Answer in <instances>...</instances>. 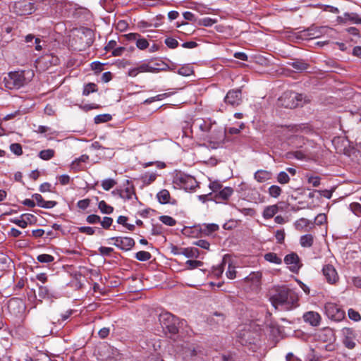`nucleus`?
I'll list each match as a JSON object with an SVG mask.
<instances>
[{
	"label": "nucleus",
	"mask_w": 361,
	"mask_h": 361,
	"mask_svg": "<svg viewBox=\"0 0 361 361\" xmlns=\"http://www.w3.org/2000/svg\"><path fill=\"white\" fill-rule=\"evenodd\" d=\"M194 132L210 143H219L225 136L224 130L217 125L216 121H212L211 119L194 120L191 126V133L193 134Z\"/></svg>",
	"instance_id": "1"
},
{
	"label": "nucleus",
	"mask_w": 361,
	"mask_h": 361,
	"mask_svg": "<svg viewBox=\"0 0 361 361\" xmlns=\"http://www.w3.org/2000/svg\"><path fill=\"white\" fill-rule=\"evenodd\" d=\"M272 305L280 310H290L298 305L297 294L285 286L274 287L269 291Z\"/></svg>",
	"instance_id": "2"
},
{
	"label": "nucleus",
	"mask_w": 361,
	"mask_h": 361,
	"mask_svg": "<svg viewBox=\"0 0 361 361\" xmlns=\"http://www.w3.org/2000/svg\"><path fill=\"white\" fill-rule=\"evenodd\" d=\"M29 74H31L32 76L33 75V73H30V71L10 72L4 78L5 87L8 90H18L24 87L30 82V79L26 77V75Z\"/></svg>",
	"instance_id": "3"
},
{
	"label": "nucleus",
	"mask_w": 361,
	"mask_h": 361,
	"mask_svg": "<svg viewBox=\"0 0 361 361\" xmlns=\"http://www.w3.org/2000/svg\"><path fill=\"white\" fill-rule=\"evenodd\" d=\"M159 321L166 335L175 341L179 329L178 318L169 312H163L159 314Z\"/></svg>",
	"instance_id": "4"
},
{
	"label": "nucleus",
	"mask_w": 361,
	"mask_h": 361,
	"mask_svg": "<svg viewBox=\"0 0 361 361\" xmlns=\"http://www.w3.org/2000/svg\"><path fill=\"white\" fill-rule=\"evenodd\" d=\"M288 132L293 133L291 135L290 142L295 145V147H301L302 145L295 144L296 142H302L304 143L303 137L301 135H309L313 133L312 127L307 123H300L296 125H289L284 128Z\"/></svg>",
	"instance_id": "5"
},
{
	"label": "nucleus",
	"mask_w": 361,
	"mask_h": 361,
	"mask_svg": "<svg viewBox=\"0 0 361 361\" xmlns=\"http://www.w3.org/2000/svg\"><path fill=\"white\" fill-rule=\"evenodd\" d=\"M302 94L295 92H285L278 99V106L287 109H294L302 100Z\"/></svg>",
	"instance_id": "6"
},
{
	"label": "nucleus",
	"mask_w": 361,
	"mask_h": 361,
	"mask_svg": "<svg viewBox=\"0 0 361 361\" xmlns=\"http://www.w3.org/2000/svg\"><path fill=\"white\" fill-rule=\"evenodd\" d=\"M173 182L185 191L192 190L197 187V182L194 177L181 172L176 173Z\"/></svg>",
	"instance_id": "7"
},
{
	"label": "nucleus",
	"mask_w": 361,
	"mask_h": 361,
	"mask_svg": "<svg viewBox=\"0 0 361 361\" xmlns=\"http://www.w3.org/2000/svg\"><path fill=\"white\" fill-rule=\"evenodd\" d=\"M37 0H18L13 6V11L18 16L30 15L36 8L35 6Z\"/></svg>",
	"instance_id": "8"
},
{
	"label": "nucleus",
	"mask_w": 361,
	"mask_h": 361,
	"mask_svg": "<svg viewBox=\"0 0 361 361\" xmlns=\"http://www.w3.org/2000/svg\"><path fill=\"white\" fill-rule=\"evenodd\" d=\"M324 310L327 317L334 321H341L345 317V312L334 302H326Z\"/></svg>",
	"instance_id": "9"
},
{
	"label": "nucleus",
	"mask_w": 361,
	"mask_h": 361,
	"mask_svg": "<svg viewBox=\"0 0 361 361\" xmlns=\"http://www.w3.org/2000/svg\"><path fill=\"white\" fill-rule=\"evenodd\" d=\"M110 240H114V245L119 249L128 251L131 250L135 246V240L130 237H112Z\"/></svg>",
	"instance_id": "10"
},
{
	"label": "nucleus",
	"mask_w": 361,
	"mask_h": 361,
	"mask_svg": "<svg viewBox=\"0 0 361 361\" xmlns=\"http://www.w3.org/2000/svg\"><path fill=\"white\" fill-rule=\"evenodd\" d=\"M224 102L233 106L240 105L242 102L241 89L238 88L228 91L224 98Z\"/></svg>",
	"instance_id": "11"
},
{
	"label": "nucleus",
	"mask_w": 361,
	"mask_h": 361,
	"mask_svg": "<svg viewBox=\"0 0 361 361\" xmlns=\"http://www.w3.org/2000/svg\"><path fill=\"white\" fill-rule=\"evenodd\" d=\"M284 262L290 266V270L294 273H297L302 266L298 255L295 252L287 255L284 258Z\"/></svg>",
	"instance_id": "12"
},
{
	"label": "nucleus",
	"mask_w": 361,
	"mask_h": 361,
	"mask_svg": "<svg viewBox=\"0 0 361 361\" xmlns=\"http://www.w3.org/2000/svg\"><path fill=\"white\" fill-rule=\"evenodd\" d=\"M342 332L344 336L343 341L344 345L348 349L354 348L355 346V340L356 338L355 331L350 328H344Z\"/></svg>",
	"instance_id": "13"
},
{
	"label": "nucleus",
	"mask_w": 361,
	"mask_h": 361,
	"mask_svg": "<svg viewBox=\"0 0 361 361\" xmlns=\"http://www.w3.org/2000/svg\"><path fill=\"white\" fill-rule=\"evenodd\" d=\"M125 37L128 41H135L136 47L140 50H144L149 47L148 41L138 33H129Z\"/></svg>",
	"instance_id": "14"
},
{
	"label": "nucleus",
	"mask_w": 361,
	"mask_h": 361,
	"mask_svg": "<svg viewBox=\"0 0 361 361\" xmlns=\"http://www.w3.org/2000/svg\"><path fill=\"white\" fill-rule=\"evenodd\" d=\"M323 274L329 283H335L338 280V276L335 268L331 264H326L322 269Z\"/></svg>",
	"instance_id": "15"
},
{
	"label": "nucleus",
	"mask_w": 361,
	"mask_h": 361,
	"mask_svg": "<svg viewBox=\"0 0 361 361\" xmlns=\"http://www.w3.org/2000/svg\"><path fill=\"white\" fill-rule=\"evenodd\" d=\"M233 193V189L231 187L222 188L217 193L212 197L216 202H221L228 200Z\"/></svg>",
	"instance_id": "16"
},
{
	"label": "nucleus",
	"mask_w": 361,
	"mask_h": 361,
	"mask_svg": "<svg viewBox=\"0 0 361 361\" xmlns=\"http://www.w3.org/2000/svg\"><path fill=\"white\" fill-rule=\"evenodd\" d=\"M348 21L361 24V17L356 13H345L343 16L337 17V22L339 23H346Z\"/></svg>",
	"instance_id": "17"
},
{
	"label": "nucleus",
	"mask_w": 361,
	"mask_h": 361,
	"mask_svg": "<svg viewBox=\"0 0 361 361\" xmlns=\"http://www.w3.org/2000/svg\"><path fill=\"white\" fill-rule=\"evenodd\" d=\"M200 351L199 346L195 344L188 343L183 348V354L185 358L195 357Z\"/></svg>",
	"instance_id": "18"
},
{
	"label": "nucleus",
	"mask_w": 361,
	"mask_h": 361,
	"mask_svg": "<svg viewBox=\"0 0 361 361\" xmlns=\"http://www.w3.org/2000/svg\"><path fill=\"white\" fill-rule=\"evenodd\" d=\"M303 319L306 322L310 323L312 326H317L321 321L320 315L314 312H308L303 315Z\"/></svg>",
	"instance_id": "19"
},
{
	"label": "nucleus",
	"mask_w": 361,
	"mask_h": 361,
	"mask_svg": "<svg viewBox=\"0 0 361 361\" xmlns=\"http://www.w3.org/2000/svg\"><path fill=\"white\" fill-rule=\"evenodd\" d=\"M37 286L38 295L39 298L44 299L54 297V291L52 289L49 288L48 286L39 284H37Z\"/></svg>",
	"instance_id": "20"
},
{
	"label": "nucleus",
	"mask_w": 361,
	"mask_h": 361,
	"mask_svg": "<svg viewBox=\"0 0 361 361\" xmlns=\"http://www.w3.org/2000/svg\"><path fill=\"white\" fill-rule=\"evenodd\" d=\"M279 211V207L277 204L267 206L264 209L262 216L265 219H269Z\"/></svg>",
	"instance_id": "21"
},
{
	"label": "nucleus",
	"mask_w": 361,
	"mask_h": 361,
	"mask_svg": "<svg viewBox=\"0 0 361 361\" xmlns=\"http://www.w3.org/2000/svg\"><path fill=\"white\" fill-rule=\"evenodd\" d=\"M288 65L298 71H303L309 68V64L302 59H297L288 63Z\"/></svg>",
	"instance_id": "22"
},
{
	"label": "nucleus",
	"mask_w": 361,
	"mask_h": 361,
	"mask_svg": "<svg viewBox=\"0 0 361 361\" xmlns=\"http://www.w3.org/2000/svg\"><path fill=\"white\" fill-rule=\"evenodd\" d=\"M255 179L259 183H263L271 178V173L265 170H259L255 173Z\"/></svg>",
	"instance_id": "23"
},
{
	"label": "nucleus",
	"mask_w": 361,
	"mask_h": 361,
	"mask_svg": "<svg viewBox=\"0 0 361 361\" xmlns=\"http://www.w3.org/2000/svg\"><path fill=\"white\" fill-rule=\"evenodd\" d=\"M308 154L309 152L305 149L304 150H296L293 152H290L288 153V157L289 158L294 157L298 160H304L307 158Z\"/></svg>",
	"instance_id": "24"
},
{
	"label": "nucleus",
	"mask_w": 361,
	"mask_h": 361,
	"mask_svg": "<svg viewBox=\"0 0 361 361\" xmlns=\"http://www.w3.org/2000/svg\"><path fill=\"white\" fill-rule=\"evenodd\" d=\"M314 243V236L311 234H305L300 237V243L303 247H310Z\"/></svg>",
	"instance_id": "25"
},
{
	"label": "nucleus",
	"mask_w": 361,
	"mask_h": 361,
	"mask_svg": "<svg viewBox=\"0 0 361 361\" xmlns=\"http://www.w3.org/2000/svg\"><path fill=\"white\" fill-rule=\"evenodd\" d=\"M219 228V226L216 224H203L200 228V231L207 235L212 234V233L218 231Z\"/></svg>",
	"instance_id": "26"
},
{
	"label": "nucleus",
	"mask_w": 361,
	"mask_h": 361,
	"mask_svg": "<svg viewBox=\"0 0 361 361\" xmlns=\"http://www.w3.org/2000/svg\"><path fill=\"white\" fill-rule=\"evenodd\" d=\"M181 253L188 258L198 257L199 250L196 247H185L181 249Z\"/></svg>",
	"instance_id": "27"
},
{
	"label": "nucleus",
	"mask_w": 361,
	"mask_h": 361,
	"mask_svg": "<svg viewBox=\"0 0 361 361\" xmlns=\"http://www.w3.org/2000/svg\"><path fill=\"white\" fill-rule=\"evenodd\" d=\"M310 226H313V222L305 218H301L295 223V228L298 231H302Z\"/></svg>",
	"instance_id": "28"
},
{
	"label": "nucleus",
	"mask_w": 361,
	"mask_h": 361,
	"mask_svg": "<svg viewBox=\"0 0 361 361\" xmlns=\"http://www.w3.org/2000/svg\"><path fill=\"white\" fill-rule=\"evenodd\" d=\"M264 258L266 261L276 264H281L282 263L281 258L274 252L266 253L264 256Z\"/></svg>",
	"instance_id": "29"
},
{
	"label": "nucleus",
	"mask_w": 361,
	"mask_h": 361,
	"mask_svg": "<svg viewBox=\"0 0 361 361\" xmlns=\"http://www.w3.org/2000/svg\"><path fill=\"white\" fill-rule=\"evenodd\" d=\"M98 208L102 214H111L114 210V207L109 205L104 200L99 202Z\"/></svg>",
	"instance_id": "30"
},
{
	"label": "nucleus",
	"mask_w": 361,
	"mask_h": 361,
	"mask_svg": "<svg viewBox=\"0 0 361 361\" xmlns=\"http://www.w3.org/2000/svg\"><path fill=\"white\" fill-rule=\"evenodd\" d=\"M133 195H135V193L133 185L128 187L120 192V197L125 200H130Z\"/></svg>",
	"instance_id": "31"
},
{
	"label": "nucleus",
	"mask_w": 361,
	"mask_h": 361,
	"mask_svg": "<svg viewBox=\"0 0 361 361\" xmlns=\"http://www.w3.org/2000/svg\"><path fill=\"white\" fill-rule=\"evenodd\" d=\"M157 199L161 204H166L169 202L170 193L167 190H161L157 194Z\"/></svg>",
	"instance_id": "32"
},
{
	"label": "nucleus",
	"mask_w": 361,
	"mask_h": 361,
	"mask_svg": "<svg viewBox=\"0 0 361 361\" xmlns=\"http://www.w3.org/2000/svg\"><path fill=\"white\" fill-rule=\"evenodd\" d=\"M55 155V151L52 149H44L39 152V157L43 160H49Z\"/></svg>",
	"instance_id": "33"
},
{
	"label": "nucleus",
	"mask_w": 361,
	"mask_h": 361,
	"mask_svg": "<svg viewBox=\"0 0 361 361\" xmlns=\"http://www.w3.org/2000/svg\"><path fill=\"white\" fill-rule=\"evenodd\" d=\"M138 73L150 72L155 73L158 71V68L150 66L148 63H142L139 66L136 67Z\"/></svg>",
	"instance_id": "34"
},
{
	"label": "nucleus",
	"mask_w": 361,
	"mask_h": 361,
	"mask_svg": "<svg viewBox=\"0 0 361 361\" xmlns=\"http://www.w3.org/2000/svg\"><path fill=\"white\" fill-rule=\"evenodd\" d=\"M268 192L271 197L277 198L281 195L282 190L279 185H273L269 188Z\"/></svg>",
	"instance_id": "35"
},
{
	"label": "nucleus",
	"mask_w": 361,
	"mask_h": 361,
	"mask_svg": "<svg viewBox=\"0 0 361 361\" xmlns=\"http://www.w3.org/2000/svg\"><path fill=\"white\" fill-rule=\"evenodd\" d=\"M112 119L111 115L109 114H99L94 117V123L98 124L101 123H105L111 121Z\"/></svg>",
	"instance_id": "36"
},
{
	"label": "nucleus",
	"mask_w": 361,
	"mask_h": 361,
	"mask_svg": "<svg viewBox=\"0 0 361 361\" xmlns=\"http://www.w3.org/2000/svg\"><path fill=\"white\" fill-rule=\"evenodd\" d=\"M151 257L152 255L147 251H139L135 254V258L141 262L149 260Z\"/></svg>",
	"instance_id": "37"
},
{
	"label": "nucleus",
	"mask_w": 361,
	"mask_h": 361,
	"mask_svg": "<svg viewBox=\"0 0 361 361\" xmlns=\"http://www.w3.org/2000/svg\"><path fill=\"white\" fill-rule=\"evenodd\" d=\"M97 91V85L94 83L90 82L85 85L82 94L85 96L89 95L90 93L95 92Z\"/></svg>",
	"instance_id": "38"
},
{
	"label": "nucleus",
	"mask_w": 361,
	"mask_h": 361,
	"mask_svg": "<svg viewBox=\"0 0 361 361\" xmlns=\"http://www.w3.org/2000/svg\"><path fill=\"white\" fill-rule=\"evenodd\" d=\"M159 220L164 224L169 226H173L176 224V221L170 216H166V215L161 216H159Z\"/></svg>",
	"instance_id": "39"
},
{
	"label": "nucleus",
	"mask_w": 361,
	"mask_h": 361,
	"mask_svg": "<svg viewBox=\"0 0 361 361\" xmlns=\"http://www.w3.org/2000/svg\"><path fill=\"white\" fill-rule=\"evenodd\" d=\"M277 182L280 184H286L290 181V177L285 171L280 172L276 177Z\"/></svg>",
	"instance_id": "40"
},
{
	"label": "nucleus",
	"mask_w": 361,
	"mask_h": 361,
	"mask_svg": "<svg viewBox=\"0 0 361 361\" xmlns=\"http://www.w3.org/2000/svg\"><path fill=\"white\" fill-rule=\"evenodd\" d=\"M178 73L183 76H189L193 73L192 67L190 66H182L178 69Z\"/></svg>",
	"instance_id": "41"
},
{
	"label": "nucleus",
	"mask_w": 361,
	"mask_h": 361,
	"mask_svg": "<svg viewBox=\"0 0 361 361\" xmlns=\"http://www.w3.org/2000/svg\"><path fill=\"white\" fill-rule=\"evenodd\" d=\"M37 259L41 263H50L54 260V257L48 254H41L37 256Z\"/></svg>",
	"instance_id": "42"
},
{
	"label": "nucleus",
	"mask_w": 361,
	"mask_h": 361,
	"mask_svg": "<svg viewBox=\"0 0 361 361\" xmlns=\"http://www.w3.org/2000/svg\"><path fill=\"white\" fill-rule=\"evenodd\" d=\"M168 96H169L168 93H163V94H157L154 97H149V98L147 99L146 100H145L144 104H149L155 101L161 100V99L167 97Z\"/></svg>",
	"instance_id": "43"
},
{
	"label": "nucleus",
	"mask_w": 361,
	"mask_h": 361,
	"mask_svg": "<svg viewBox=\"0 0 361 361\" xmlns=\"http://www.w3.org/2000/svg\"><path fill=\"white\" fill-rule=\"evenodd\" d=\"M116 184V182L114 179H111V178L105 179L102 182V186L103 189L105 190H109Z\"/></svg>",
	"instance_id": "44"
},
{
	"label": "nucleus",
	"mask_w": 361,
	"mask_h": 361,
	"mask_svg": "<svg viewBox=\"0 0 361 361\" xmlns=\"http://www.w3.org/2000/svg\"><path fill=\"white\" fill-rule=\"evenodd\" d=\"M10 150L16 155L20 156L23 154L22 146L19 143H13L10 145Z\"/></svg>",
	"instance_id": "45"
},
{
	"label": "nucleus",
	"mask_w": 361,
	"mask_h": 361,
	"mask_svg": "<svg viewBox=\"0 0 361 361\" xmlns=\"http://www.w3.org/2000/svg\"><path fill=\"white\" fill-rule=\"evenodd\" d=\"M350 210L358 216H361V204L358 202H353L350 204Z\"/></svg>",
	"instance_id": "46"
},
{
	"label": "nucleus",
	"mask_w": 361,
	"mask_h": 361,
	"mask_svg": "<svg viewBox=\"0 0 361 361\" xmlns=\"http://www.w3.org/2000/svg\"><path fill=\"white\" fill-rule=\"evenodd\" d=\"M216 20L215 19H212L210 18H204L199 20L198 24L200 25H203L206 27L212 26L214 23H216Z\"/></svg>",
	"instance_id": "47"
},
{
	"label": "nucleus",
	"mask_w": 361,
	"mask_h": 361,
	"mask_svg": "<svg viewBox=\"0 0 361 361\" xmlns=\"http://www.w3.org/2000/svg\"><path fill=\"white\" fill-rule=\"evenodd\" d=\"M157 175L155 173H146L142 176V179L145 184H150L155 180Z\"/></svg>",
	"instance_id": "48"
},
{
	"label": "nucleus",
	"mask_w": 361,
	"mask_h": 361,
	"mask_svg": "<svg viewBox=\"0 0 361 361\" xmlns=\"http://www.w3.org/2000/svg\"><path fill=\"white\" fill-rule=\"evenodd\" d=\"M113 219L108 216H104L102 220L100 219V224L104 229H109L112 225Z\"/></svg>",
	"instance_id": "49"
},
{
	"label": "nucleus",
	"mask_w": 361,
	"mask_h": 361,
	"mask_svg": "<svg viewBox=\"0 0 361 361\" xmlns=\"http://www.w3.org/2000/svg\"><path fill=\"white\" fill-rule=\"evenodd\" d=\"M348 317L350 319L355 321V322H358V321H360L361 320V316L360 314V313L355 310H354L353 309H350L348 310Z\"/></svg>",
	"instance_id": "50"
},
{
	"label": "nucleus",
	"mask_w": 361,
	"mask_h": 361,
	"mask_svg": "<svg viewBox=\"0 0 361 361\" xmlns=\"http://www.w3.org/2000/svg\"><path fill=\"white\" fill-rule=\"evenodd\" d=\"M224 266H225V262H223L221 264H219L216 267L214 268V269L212 271V274L217 278L220 277L223 274V271L224 269Z\"/></svg>",
	"instance_id": "51"
},
{
	"label": "nucleus",
	"mask_w": 361,
	"mask_h": 361,
	"mask_svg": "<svg viewBox=\"0 0 361 361\" xmlns=\"http://www.w3.org/2000/svg\"><path fill=\"white\" fill-rule=\"evenodd\" d=\"M166 45L171 49H175L178 45V42L172 37H167L165 39Z\"/></svg>",
	"instance_id": "52"
},
{
	"label": "nucleus",
	"mask_w": 361,
	"mask_h": 361,
	"mask_svg": "<svg viewBox=\"0 0 361 361\" xmlns=\"http://www.w3.org/2000/svg\"><path fill=\"white\" fill-rule=\"evenodd\" d=\"M326 222V216L324 214H319L315 218L313 224L319 226L323 225Z\"/></svg>",
	"instance_id": "53"
},
{
	"label": "nucleus",
	"mask_w": 361,
	"mask_h": 361,
	"mask_svg": "<svg viewBox=\"0 0 361 361\" xmlns=\"http://www.w3.org/2000/svg\"><path fill=\"white\" fill-rule=\"evenodd\" d=\"M100 216L97 214L88 215L86 218V221L90 224H95L100 223Z\"/></svg>",
	"instance_id": "54"
},
{
	"label": "nucleus",
	"mask_w": 361,
	"mask_h": 361,
	"mask_svg": "<svg viewBox=\"0 0 361 361\" xmlns=\"http://www.w3.org/2000/svg\"><path fill=\"white\" fill-rule=\"evenodd\" d=\"M78 231L81 233H85L89 235H94L95 230L94 228L90 226H82L78 228Z\"/></svg>",
	"instance_id": "55"
},
{
	"label": "nucleus",
	"mask_w": 361,
	"mask_h": 361,
	"mask_svg": "<svg viewBox=\"0 0 361 361\" xmlns=\"http://www.w3.org/2000/svg\"><path fill=\"white\" fill-rule=\"evenodd\" d=\"M209 187L214 193V195L223 188L222 185L219 181L211 182Z\"/></svg>",
	"instance_id": "56"
},
{
	"label": "nucleus",
	"mask_w": 361,
	"mask_h": 361,
	"mask_svg": "<svg viewBox=\"0 0 361 361\" xmlns=\"http://www.w3.org/2000/svg\"><path fill=\"white\" fill-rule=\"evenodd\" d=\"M262 274L259 272H252L247 277H246V279L248 281H251L253 282H259L261 279Z\"/></svg>",
	"instance_id": "57"
},
{
	"label": "nucleus",
	"mask_w": 361,
	"mask_h": 361,
	"mask_svg": "<svg viewBox=\"0 0 361 361\" xmlns=\"http://www.w3.org/2000/svg\"><path fill=\"white\" fill-rule=\"evenodd\" d=\"M11 222L18 225V226H20V228H25L27 227V222L25 219H11L10 220Z\"/></svg>",
	"instance_id": "58"
},
{
	"label": "nucleus",
	"mask_w": 361,
	"mask_h": 361,
	"mask_svg": "<svg viewBox=\"0 0 361 361\" xmlns=\"http://www.w3.org/2000/svg\"><path fill=\"white\" fill-rule=\"evenodd\" d=\"M194 245L205 250H209L210 246V244L208 241L202 239L195 241Z\"/></svg>",
	"instance_id": "59"
},
{
	"label": "nucleus",
	"mask_w": 361,
	"mask_h": 361,
	"mask_svg": "<svg viewBox=\"0 0 361 361\" xmlns=\"http://www.w3.org/2000/svg\"><path fill=\"white\" fill-rule=\"evenodd\" d=\"M186 264L188 265L189 269H192L201 267L203 263L201 261L189 259L186 262Z\"/></svg>",
	"instance_id": "60"
},
{
	"label": "nucleus",
	"mask_w": 361,
	"mask_h": 361,
	"mask_svg": "<svg viewBox=\"0 0 361 361\" xmlns=\"http://www.w3.org/2000/svg\"><path fill=\"white\" fill-rule=\"evenodd\" d=\"M226 274V276L230 279H235L236 276V271L235 269V267H233L231 264H229Z\"/></svg>",
	"instance_id": "61"
},
{
	"label": "nucleus",
	"mask_w": 361,
	"mask_h": 361,
	"mask_svg": "<svg viewBox=\"0 0 361 361\" xmlns=\"http://www.w3.org/2000/svg\"><path fill=\"white\" fill-rule=\"evenodd\" d=\"M113 251L114 249L112 247L102 246L99 248V253L103 256H109Z\"/></svg>",
	"instance_id": "62"
},
{
	"label": "nucleus",
	"mask_w": 361,
	"mask_h": 361,
	"mask_svg": "<svg viewBox=\"0 0 361 361\" xmlns=\"http://www.w3.org/2000/svg\"><path fill=\"white\" fill-rule=\"evenodd\" d=\"M275 238L277 243H282L285 238V233L283 230H278L275 233Z\"/></svg>",
	"instance_id": "63"
},
{
	"label": "nucleus",
	"mask_w": 361,
	"mask_h": 361,
	"mask_svg": "<svg viewBox=\"0 0 361 361\" xmlns=\"http://www.w3.org/2000/svg\"><path fill=\"white\" fill-rule=\"evenodd\" d=\"M90 202V200L89 199H84L79 200L77 203V205L80 209H85L89 207Z\"/></svg>",
	"instance_id": "64"
}]
</instances>
